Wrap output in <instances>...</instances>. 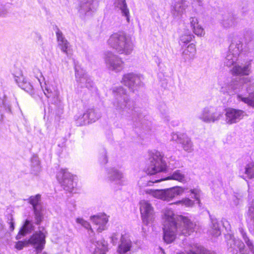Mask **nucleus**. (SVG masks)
<instances>
[{
    "label": "nucleus",
    "mask_w": 254,
    "mask_h": 254,
    "mask_svg": "<svg viewBox=\"0 0 254 254\" xmlns=\"http://www.w3.org/2000/svg\"><path fill=\"white\" fill-rule=\"evenodd\" d=\"M45 236L44 233L39 231V232L34 233L30 238L24 242L18 241L15 245V248L21 250L24 247L31 244L34 246L37 252V254L40 253L44 249L45 244Z\"/></svg>",
    "instance_id": "0eeeda50"
},
{
    "label": "nucleus",
    "mask_w": 254,
    "mask_h": 254,
    "mask_svg": "<svg viewBox=\"0 0 254 254\" xmlns=\"http://www.w3.org/2000/svg\"><path fill=\"white\" fill-rule=\"evenodd\" d=\"M99 161L101 164H106L108 162L107 151L105 148H102L100 151Z\"/></svg>",
    "instance_id": "79ce46f5"
},
{
    "label": "nucleus",
    "mask_w": 254,
    "mask_h": 254,
    "mask_svg": "<svg viewBox=\"0 0 254 254\" xmlns=\"http://www.w3.org/2000/svg\"><path fill=\"white\" fill-rule=\"evenodd\" d=\"M194 37L189 30H185L180 36L179 44L181 46H185L190 43Z\"/></svg>",
    "instance_id": "f704fd0d"
},
{
    "label": "nucleus",
    "mask_w": 254,
    "mask_h": 254,
    "mask_svg": "<svg viewBox=\"0 0 254 254\" xmlns=\"http://www.w3.org/2000/svg\"><path fill=\"white\" fill-rule=\"evenodd\" d=\"M198 2H199L200 0H196Z\"/></svg>",
    "instance_id": "bf43d9fd"
},
{
    "label": "nucleus",
    "mask_w": 254,
    "mask_h": 254,
    "mask_svg": "<svg viewBox=\"0 0 254 254\" xmlns=\"http://www.w3.org/2000/svg\"><path fill=\"white\" fill-rule=\"evenodd\" d=\"M212 225L211 226V230H210V234L215 237H218L221 234L220 225L217 219H211Z\"/></svg>",
    "instance_id": "4c0bfd02"
},
{
    "label": "nucleus",
    "mask_w": 254,
    "mask_h": 254,
    "mask_svg": "<svg viewBox=\"0 0 254 254\" xmlns=\"http://www.w3.org/2000/svg\"><path fill=\"white\" fill-rule=\"evenodd\" d=\"M251 64L245 65H235L231 69V72L234 75H248L251 72Z\"/></svg>",
    "instance_id": "bb28decb"
},
{
    "label": "nucleus",
    "mask_w": 254,
    "mask_h": 254,
    "mask_svg": "<svg viewBox=\"0 0 254 254\" xmlns=\"http://www.w3.org/2000/svg\"><path fill=\"white\" fill-rule=\"evenodd\" d=\"M107 175L108 180L111 182H119L123 178V174L114 168L108 170Z\"/></svg>",
    "instance_id": "2f4dec72"
},
{
    "label": "nucleus",
    "mask_w": 254,
    "mask_h": 254,
    "mask_svg": "<svg viewBox=\"0 0 254 254\" xmlns=\"http://www.w3.org/2000/svg\"><path fill=\"white\" fill-rule=\"evenodd\" d=\"M91 219L94 223L99 225L97 228L98 232H101L106 230V225L108 222V218L105 214L92 216L91 217Z\"/></svg>",
    "instance_id": "4be33fe9"
},
{
    "label": "nucleus",
    "mask_w": 254,
    "mask_h": 254,
    "mask_svg": "<svg viewBox=\"0 0 254 254\" xmlns=\"http://www.w3.org/2000/svg\"><path fill=\"white\" fill-rule=\"evenodd\" d=\"M8 224H9V230L12 231L14 229V222L12 215H9L7 218Z\"/></svg>",
    "instance_id": "de8ad7c7"
},
{
    "label": "nucleus",
    "mask_w": 254,
    "mask_h": 254,
    "mask_svg": "<svg viewBox=\"0 0 254 254\" xmlns=\"http://www.w3.org/2000/svg\"><path fill=\"white\" fill-rule=\"evenodd\" d=\"M176 203H182L187 207H191L193 205L194 202L191 199L187 198L182 199L181 201H177Z\"/></svg>",
    "instance_id": "a18cd8bd"
},
{
    "label": "nucleus",
    "mask_w": 254,
    "mask_h": 254,
    "mask_svg": "<svg viewBox=\"0 0 254 254\" xmlns=\"http://www.w3.org/2000/svg\"><path fill=\"white\" fill-rule=\"evenodd\" d=\"M246 43L248 44L253 40V37L251 32H247L244 36Z\"/></svg>",
    "instance_id": "8fccbe9b"
},
{
    "label": "nucleus",
    "mask_w": 254,
    "mask_h": 254,
    "mask_svg": "<svg viewBox=\"0 0 254 254\" xmlns=\"http://www.w3.org/2000/svg\"><path fill=\"white\" fill-rule=\"evenodd\" d=\"M243 87L246 88V93H239L237 98L239 101L243 102L249 106L254 107V82H251L249 77H238L233 78L228 86V89L222 90L228 94H233Z\"/></svg>",
    "instance_id": "f03ea898"
},
{
    "label": "nucleus",
    "mask_w": 254,
    "mask_h": 254,
    "mask_svg": "<svg viewBox=\"0 0 254 254\" xmlns=\"http://www.w3.org/2000/svg\"><path fill=\"white\" fill-rule=\"evenodd\" d=\"M187 6L182 0L176 2L171 6V13L174 17L180 18L185 11Z\"/></svg>",
    "instance_id": "a878e982"
},
{
    "label": "nucleus",
    "mask_w": 254,
    "mask_h": 254,
    "mask_svg": "<svg viewBox=\"0 0 254 254\" xmlns=\"http://www.w3.org/2000/svg\"><path fill=\"white\" fill-rule=\"evenodd\" d=\"M242 173H244V174L242 177L245 180L247 179H252L254 178V164L251 163L247 164Z\"/></svg>",
    "instance_id": "c9c22d12"
},
{
    "label": "nucleus",
    "mask_w": 254,
    "mask_h": 254,
    "mask_svg": "<svg viewBox=\"0 0 254 254\" xmlns=\"http://www.w3.org/2000/svg\"><path fill=\"white\" fill-rule=\"evenodd\" d=\"M29 203L32 205L34 211L35 223L39 225L43 219V206L42 205L41 195L36 194L30 196L28 199Z\"/></svg>",
    "instance_id": "4468645a"
},
{
    "label": "nucleus",
    "mask_w": 254,
    "mask_h": 254,
    "mask_svg": "<svg viewBox=\"0 0 254 254\" xmlns=\"http://www.w3.org/2000/svg\"><path fill=\"white\" fill-rule=\"evenodd\" d=\"M192 29L194 33L198 36H202L205 34L203 28L199 25L196 26Z\"/></svg>",
    "instance_id": "c03bdc74"
},
{
    "label": "nucleus",
    "mask_w": 254,
    "mask_h": 254,
    "mask_svg": "<svg viewBox=\"0 0 254 254\" xmlns=\"http://www.w3.org/2000/svg\"><path fill=\"white\" fill-rule=\"evenodd\" d=\"M57 179L64 189L68 192H72L76 186L74 182L73 176L66 169H61L57 175Z\"/></svg>",
    "instance_id": "f8f14e48"
},
{
    "label": "nucleus",
    "mask_w": 254,
    "mask_h": 254,
    "mask_svg": "<svg viewBox=\"0 0 254 254\" xmlns=\"http://www.w3.org/2000/svg\"><path fill=\"white\" fill-rule=\"evenodd\" d=\"M77 223L81 224L86 229H89V235L90 238V241L92 243L95 244L96 248L93 254H106L108 251L107 243L104 240L96 241L92 236L94 235V232L92 229L90 224L82 218H77L76 220Z\"/></svg>",
    "instance_id": "1a4fd4ad"
},
{
    "label": "nucleus",
    "mask_w": 254,
    "mask_h": 254,
    "mask_svg": "<svg viewBox=\"0 0 254 254\" xmlns=\"http://www.w3.org/2000/svg\"><path fill=\"white\" fill-rule=\"evenodd\" d=\"M163 219V239L168 244L173 242L177 234L186 236L194 231L195 224L186 217L175 215L171 209L165 210Z\"/></svg>",
    "instance_id": "f257e3e1"
},
{
    "label": "nucleus",
    "mask_w": 254,
    "mask_h": 254,
    "mask_svg": "<svg viewBox=\"0 0 254 254\" xmlns=\"http://www.w3.org/2000/svg\"><path fill=\"white\" fill-rule=\"evenodd\" d=\"M99 0H84L81 1L78 9L79 16L83 18L91 16L98 6Z\"/></svg>",
    "instance_id": "dca6fc26"
},
{
    "label": "nucleus",
    "mask_w": 254,
    "mask_h": 254,
    "mask_svg": "<svg viewBox=\"0 0 254 254\" xmlns=\"http://www.w3.org/2000/svg\"><path fill=\"white\" fill-rule=\"evenodd\" d=\"M5 14V12L4 11H2L0 12V16H2Z\"/></svg>",
    "instance_id": "4d7b16f0"
},
{
    "label": "nucleus",
    "mask_w": 254,
    "mask_h": 254,
    "mask_svg": "<svg viewBox=\"0 0 254 254\" xmlns=\"http://www.w3.org/2000/svg\"><path fill=\"white\" fill-rule=\"evenodd\" d=\"M164 200L170 201L175 196L180 195L183 192H190L192 195L191 198H195L198 201V203L200 204L199 200L200 190L198 189H190L188 190V188H182L180 187H173L169 189L164 190Z\"/></svg>",
    "instance_id": "9d476101"
},
{
    "label": "nucleus",
    "mask_w": 254,
    "mask_h": 254,
    "mask_svg": "<svg viewBox=\"0 0 254 254\" xmlns=\"http://www.w3.org/2000/svg\"><path fill=\"white\" fill-rule=\"evenodd\" d=\"M74 69L76 80L79 85L81 87H86L88 89L92 88L94 85L93 82L85 71L77 65H75Z\"/></svg>",
    "instance_id": "a211bd4d"
},
{
    "label": "nucleus",
    "mask_w": 254,
    "mask_h": 254,
    "mask_svg": "<svg viewBox=\"0 0 254 254\" xmlns=\"http://www.w3.org/2000/svg\"><path fill=\"white\" fill-rule=\"evenodd\" d=\"M88 124H89V120L84 118V113L76 120V124L77 126H82Z\"/></svg>",
    "instance_id": "37998d69"
},
{
    "label": "nucleus",
    "mask_w": 254,
    "mask_h": 254,
    "mask_svg": "<svg viewBox=\"0 0 254 254\" xmlns=\"http://www.w3.org/2000/svg\"><path fill=\"white\" fill-rule=\"evenodd\" d=\"M222 117V114L215 107L207 106L202 109L198 118L205 123H210L219 121Z\"/></svg>",
    "instance_id": "ddd939ff"
},
{
    "label": "nucleus",
    "mask_w": 254,
    "mask_h": 254,
    "mask_svg": "<svg viewBox=\"0 0 254 254\" xmlns=\"http://www.w3.org/2000/svg\"><path fill=\"white\" fill-rule=\"evenodd\" d=\"M121 238V236H120V234L119 233H114L112 236L111 237V242L114 245H116L118 242L119 239Z\"/></svg>",
    "instance_id": "49530a36"
},
{
    "label": "nucleus",
    "mask_w": 254,
    "mask_h": 254,
    "mask_svg": "<svg viewBox=\"0 0 254 254\" xmlns=\"http://www.w3.org/2000/svg\"><path fill=\"white\" fill-rule=\"evenodd\" d=\"M112 93L114 97L113 104L116 110L122 115H124L125 112L129 113L128 111H131L132 120H134L137 111L132 109L133 105L126 90L122 86L115 87L112 89Z\"/></svg>",
    "instance_id": "39448f33"
},
{
    "label": "nucleus",
    "mask_w": 254,
    "mask_h": 254,
    "mask_svg": "<svg viewBox=\"0 0 254 254\" xmlns=\"http://www.w3.org/2000/svg\"><path fill=\"white\" fill-rule=\"evenodd\" d=\"M11 101L6 96H4L3 98H0V107L3 108L8 112H11Z\"/></svg>",
    "instance_id": "ea45409f"
},
{
    "label": "nucleus",
    "mask_w": 254,
    "mask_h": 254,
    "mask_svg": "<svg viewBox=\"0 0 254 254\" xmlns=\"http://www.w3.org/2000/svg\"><path fill=\"white\" fill-rule=\"evenodd\" d=\"M18 81H19V82H16L18 84V86L20 87V84L21 83V82H22V79H20V80H19Z\"/></svg>",
    "instance_id": "6e6d98bb"
},
{
    "label": "nucleus",
    "mask_w": 254,
    "mask_h": 254,
    "mask_svg": "<svg viewBox=\"0 0 254 254\" xmlns=\"http://www.w3.org/2000/svg\"><path fill=\"white\" fill-rule=\"evenodd\" d=\"M239 232L247 246L249 250L246 249L245 244L239 239H236L233 235L228 234L225 236L228 251L232 254H238V250L240 254H249V251L254 254V245L252 240L248 237L247 232L243 227H240Z\"/></svg>",
    "instance_id": "7ed1b4c3"
},
{
    "label": "nucleus",
    "mask_w": 254,
    "mask_h": 254,
    "mask_svg": "<svg viewBox=\"0 0 254 254\" xmlns=\"http://www.w3.org/2000/svg\"><path fill=\"white\" fill-rule=\"evenodd\" d=\"M245 115V112L239 109L229 108L226 110L225 121L229 125L239 122Z\"/></svg>",
    "instance_id": "aec40b11"
},
{
    "label": "nucleus",
    "mask_w": 254,
    "mask_h": 254,
    "mask_svg": "<svg viewBox=\"0 0 254 254\" xmlns=\"http://www.w3.org/2000/svg\"><path fill=\"white\" fill-rule=\"evenodd\" d=\"M1 106H2V107H0V121H1L2 120V119H3V113H2V109H4V110H5L6 112H8V111H6V110L3 108V106H2V105ZM8 113H9V112H8Z\"/></svg>",
    "instance_id": "603ef678"
},
{
    "label": "nucleus",
    "mask_w": 254,
    "mask_h": 254,
    "mask_svg": "<svg viewBox=\"0 0 254 254\" xmlns=\"http://www.w3.org/2000/svg\"><path fill=\"white\" fill-rule=\"evenodd\" d=\"M251 82H253L251 80ZM253 82H254V81Z\"/></svg>",
    "instance_id": "052dcab7"
},
{
    "label": "nucleus",
    "mask_w": 254,
    "mask_h": 254,
    "mask_svg": "<svg viewBox=\"0 0 254 254\" xmlns=\"http://www.w3.org/2000/svg\"><path fill=\"white\" fill-rule=\"evenodd\" d=\"M171 140L182 145L183 149L189 153L193 150V145L190 138L186 134L173 132Z\"/></svg>",
    "instance_id": "f3484780"
},
{
    "label": "nucleus",
    "mask_w": 254,
    "mask_h": 254,
    "mask_svg": "<svg viewBox=\"0 0 254 254\" xmlns=\"http://www.w3.org/2000/svg\"><path fill=\"white\" fill-rule=\"evenodd\" d=\"M140 210L142 221L145 225H148L153 219L154 210L151 204L145 200L140 202Z\"/></svg>",
    "instance_id": "6ab92c4d"
},
{
    "label": "nucleus",
    "mask_w": 254,
    "mask_h": 254,
    "mask_svg": "<svg viewBox=\"0 0 254 254\" xmlns=\"http://www.w3.org/2000/svg\"><path fill=\"white\" fill-rule=\"evenodd\" d=\"M104 61L107 67L110 70L119 72L124 67V62L121 58L111 51L104 53Z\"/></svg>",
    "instance_id": "9b49d317"
},
{
    "label": "nucleus",
    "mask_w": 254,
    "mask_h": 254,
    "mask_svg": "<svg viewBox=\"0 0 254 254\" xmlns=\"http://www.w3.org/2000/svg\"><path fill=\"white\" fill-rule=\"evenodd\" d=\"M165 180H174L178 181L180 182H186V176L182 173L181 170H177L175 171L171 175L169 176ZM163 180V179H155L154 180L149 181L148 182L147 185L150 186L151 184L155 183H158ZM165 180V179L164 180Z\"/></svg>",
    "instance_id": "5701e85b"
},
{
    "label": "nucleus",
    "mask_w": 254,
    "mask_h": 254,
    "mask_svg": "<svg viewBox=\"0 0 254 254\" xmlns=\"http://www.w3.org/2000/svg\"><path fill=\"white\" fill-rule=\"evenodd\" d=\"M242 47V42L239 39L235 38L232 41L224 61L225 65L230 67L236 63L238 57L243 50Z\"/></svg>",
    "instance_id": "6e6552de"
},
{
    "label": "nucleus",
    "mask_w": 254,
    "mask_h": 254,
    "mask_svg": "<svg viewBox=\"0 0 254 254\" xmlns=\"http://www.w3.org/2000/svg\"><path fill=\"white\" fill-rule=\"evenodd\" d=\"M146 193L152 195L153 197L164 200V190H145Z\"/></svg>",
    "instance_id": "58836bf2"
},
{
    "label": "nucleus",
    "mask_w": 254,
    "mask_h": 254,
    "mask_svg": "<svg viewBox=\"0 0 254 254\" xmlns=\"http://www.w3.org/2000/svg\"><path fill=\"white\" fill-rule=\"evenodd\" d=\"M114 5L115 7L121 10L122 15L126 17L127 22L129 23V11L126 0H115Z\"/></svg>",
    "instance_id": "cd10ccee"
},
{
    "label": "nucleus",
    "mask_w": 254,
    "mask_h": 254,
    "mask_svg": "<svg viewBox=\"0 0 254 254\" xmlns=\"http://www.w3.org/2000/svg\"><path fill=\"white\" fill-rule=\"evenodd\" d=\"M42 90L47 98H51L57 95V93L56 91H53L52 89L50 86H48L45 84L44 88L41 85Z\"/></svg>",
    "instance_id": "a19ab883"
},
{
    "label": "nucleus",
    "mask_w": 254,
    "mask_h": 254,
    "mask_svg": "<svg viewBox=\"0 0 254 254\" xmlns=\"http://www.w3.org/2000/svg\"><path fill=\"white\" fill-rule=\"evenodd\" d=\"M235 16L232 14H225L223 16L222 23L225 27H229L235 24Z\"/></svg>",
    "instance_id": "e433bc0d"
},
{
    "label": "nucleus",
    "mask_w": 254,
    "mask_h": 254,
    "mask_svg": "<svg viewBox=\"0 0 254 254\" xmlns=\"http://www.w3.org/2000/svg\"><path fill=\"white\" fill-rule=\"evenodd\" d=\"M120 242L117 250L119 254H125L130 250L132 242L126 236L121 235Z\"/></svg>",
    "instance_id": "393cba45"
},
{
    "label": "nucleus",
    "mask_w": 254,
    "mask_h": 254,
    "mask_svg": "<svg viewBox=\"0 0 254 254\" xmlns=\"http://www.w3.org/2000/svg\"><path fill=\"white\" fill-rule=\"evenodd\" d=\"M42 254H47L46 253H43Z\"/></svg>",
    "instance_id": "13d9d810"
},
{
    "label": "nucleus",
    "mask_w": 254,
    "mask_h": 254,
    "mask_svg": "<svg viewBox=\"0 0 254 254\" xmlns=\"http://www.w3.org/2000/svg\"><path fill=\"white\" fill-rule=\"evenodd\" d=\"M12 74L15 82H19V80L22 79V82H21L20 84V88L29 93L31 95L34 94V89L33 86L24 77L21 70L18 69L17 71H14Z\"/></svg>",
    "instance_id": "412c9836"
},
{
    "label": "nucleus",
    "mask_w": 254,
    "mask_h": 254,
    "mask_svg": "<svg viewBox=\"0 0 254 254\" xmlns=\"http://www.w3.org/2000/svg\"><path fill=\"white\" fill-rule=\"evenodd\" d=\"M177 254H215L214 252L206 250L204 247L198 244L190 246V249Z\"/></svg>",
    "instance_id": "b1692460"
},
{
    "label": "nucleus",
    "mask_w": 254,
    "mask_h": 254,
    "mask_svg": "<svg viewBox=\"0 0 254 254\" xmlns=\"http://www.w3.org/2000/svg\"><path fill=\"white\" fill-rule=\"evenodd\" d=\"M101 117V113L98 110L91 108L89 109L84 113V118L89 120V123L95 122Z\"/></svg>",
    "instance_id": "7c9ffc66"
},
{
    "label": "nucleus",
    "mask_w": 254,
    "mask_h": 254,
    "mask_svg": "<svg viewBox=\"0 0 254 254\" xmlns=\"http://www.w3.org/2000/svg\"><path fill=\"white\" fill-rule=\"evenodd\" d=\"M107 44L120 55H129L133 50V44L130 38L124 32L112 34L107 41Z\"/></svg>",
    "instance_id": "20e7f679"
},
{
    "label": "nucleus",
    "mask_w": 254,
    "mask_h": 254,
    "mask_svg": "<svg viewBox=\"0 0 254 254\" xmlns=\"http://www.w3.org/2000/svg\"><path fill=\"white\" fill-rule=\"evenodd\" d=\"M196 48L194 44H190L183 52V56L185 61L192 60L194 58Z\"/></svg>",
    "instance_id": "72a5a7b5"
},
{
    "label": "nucleus",
    "mask_w": 254,
    "mask_h": 254,
    "mask_svg": "<svg viewBox=\"0 0 254 254\" xmlns=\"http://www.w3.org/2000/svg\"><path fill=\"white\" fill-rule=\"evenodd\" d=\"M248 226L250 232L254 234V203L249 206L247 212Z\"/></svg>",
    "instance_id": "c756f323"
},
{
    "label": "nucleus",
    "mask_w": 254,
    "mask_h": 254,
    "mask_svg": "<svg viewBox=\"0 0 254 254\" xmlns=\"http://www.w3.org/2000/svg\"><path fill=\"white\" fill-rule=\"evenodd\" d=\"M233 202L235 205H238L239 203V199L237 197H235L233 199Z\"/></svg>",
    "instance_id": "864d4df0"
},
{
    "label": "nucleus",
    "mask_w": 254,
    "mask_h": 254,
    "mask_svg": "<svg viewBox=\"0 0 254 254\" xmlns=\"http://www.w3.org/2000/svg\"><path fill=\"white\" fill-rule=\"evenodd\" d=\"M34 162L35 163L36 171H38L39 170V162L37 160V158H35L32 159V166H33V165H34L33 164Z\"/></svg>",
    "instance_id": "3c124183"
},
{
    "label": "nucleus",
    "mask_w": 254,
    "mask_h": 254,
    "mask_svg": "<svg viewBox=\"0 0 254 254\" xmlns=\"http://www.w3.org/2000/svg\"><path fill=\"white\" fill-rule=\"evenodd\" d=\"M190 26L192 28L195 27L196 26L199 25L198 19L195 17H191L190 18Z\"/></svg>",
    "instance_id": "09e8293b"
},
{
    "label": "nucleus",
    "mask_w": 254,
    "mask_h": 254,
    "mask_svg": "<svg viewBox=\"0 0 254 254\" xmlns=\"http://www.w3.org/2000/svg\"><path fill=\"white\" fill-rule=\"evenodd\" d=\"M56 33L59 45L60 46L61 50L68 56V49L69 44L68 42L64 38L63 33L59 29H57Z\"/></svg>",
    "instance_id": "c85d7f7f"
},
{
    "label": "nucleus",
    "mask_w": 254,
    "mask_h": 254,
    "mask_svg": "<svg viewBox=\"0 0 254 254\" xmlns=\"http://www.w3.org/2000/svg\"><path fill=\"white\" fill-rule=\"evenodd\" d=\"M34 229V226L32 222L26 220L20 230L18 235L16 236V238L17 240L21 239L22 236H25L27 233L30 232Z\"/></svg>",
    "instance_id": "473e14b6"
},
{
    "label": "nucleus",
    "mask_w": 254,
    "mask_h": 254,
    "mask_svg": "<svg viewBox=\"0 0 254 254\" xmlns=\"http://www.w3.org/2000/svg\"><path fill=\"white\" fill-rule=\"evenodd\" d=\"M142 79V77L140 75L132 72L128 73L124 75L122 83L134 92L137 87L143 86Z\"/></svg>",
    "instance_id": "2eb2a0df"
},
{
    "label": "nucleus",
    "mask_w": 254,
    "mask_h": 254,
    "mask_svg": "<svg viewBox=\"0 0 254 254\" xmlns=\"http://www.w3.org/2000/svg\"><path fill=\"white\" fill-rule=\"evenodd\" d=\"M164 155L160 152L154 150L150 154L149 163L145 168V172L150 175L164 172L167 169L166 161L163 159Z\"/></svg>",
    "instance_id": "423d86ee"
},
{
    "label": "nucleus",
    "mask_w": 254,
    "mask_h": 254,
    "mask_svg": "<svg viewBox=\"0 0 254 254\" xmlns=\"http://www.w3.org/2000/svg\"><path fill=\"white\" fill-rule=\"evenodd\" d=\"M222 223L224 227H225L226 228H228V226H226V225L228 224V225H229L228 222L225 219L222 221Z\"/></svg>",
    "instance_id": "5fc2aeb1"
}]
</instances>
